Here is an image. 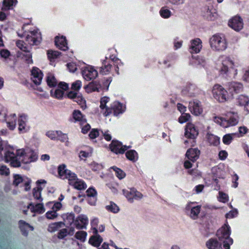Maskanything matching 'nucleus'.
I'll return each instance as SVG.
<instances>
[{"label": "nucleus", "mask_w": 249, "mask_h": 249, "mask_svg": "<svg viewBox=\"0 0 249 249\" xmlns=\"http://www.w3.org/2000/svg\"><path fill=\"white\" fill-rule=\"evenodd\" d=\"M239 116L237 112L228 111L224 117H215L214 121L224 128L231 127L237 125L239 122Z\"/></svg>", "instance_id": "7ed1b4c3"}, {"label": "nucleus", "mask_w": 249, "mask_h": 249, "mask_svg": "<svg viewBox=\"0 0 249 249\" xmlns=\"http://www.w3.org/2000/svg\"><path fill=\"white\" fill-rule=\"evenodd\" d=\"M237 213L238 212L237 210H232L226 214V217L227 218H232L235 217L237 215Z\"/></svg>", "instance_id": "774afa93"}, {"label": "nucleus", "mask_w": 249, "mask_h": 249, "mask_svg": "<svg viewBox=\"0 0 249 249\" xmlns=\"http://www.w3.org/2000/svg\"><path fill=\"white\" fill-rule=\"evenodd\" d=\"M191 115L189 113H183L182 115L179 117L178 122L180 124L184 123L188 121Z\"/></svg>", "instance_id": "13d9d810"}, {"label": "nucleus", "mask_w": 249, "mask_h": 249, "mask_svg": "<svg viewBox=\"0 0 249 249\" xmlns=\"http://www.w3.org/2000/svg\"><path fill=\"white\" fill-rule=\"evenodd\" d=\"M43 73L37 68L34 67L31 71V80L36 85L41 83L43 78Z\"/></svg>", "instance_id": "393cba45"}, {"label": "nucleus", "mask_w": 249, "mask_h": 249, "mask_svg": "<svg viewBox=\"0 0 249 249\" xmlns=\"http://www.w3.org/2000/svg\"><path fill=\"white\" fill-rule=\"evenodd\" d=\"M130 147V146L123 145L121 142L117 141H112L110 144L111 150L116 154H123Z\"/></svg>", "instance_id": "f3484780"}, {"label": "nucleus", "mask_w": 249, "mask_h": 249, "mask_svg": "<svg viewBox=\"0 0 249 249\" xmlns=\"http://www.w3.org/2000/svg\"><path fill=\"white\" fill-rule=\"evenodd\" d=\"M211 48L215 51H222L225 50L227 45L224 35L216 34L213 36L209 40Z\"/></svg>", "instance_id": "423d86ee"}, {"label": "nucleus", "mask_w": 249, "mask_h": 249, "mask_svg": "<svg viewBox=\"0 0 249 249\" xmlns=\"http://www.w3.org/2000/svg\"><path fill=\"white\" fill-rule=\"evenodd\" d=\"M59 133L60 134V131H49L46 133V135L52 140H57Z\"/></svg>", "instance_id": "6e6d98bb"}, {"label": "nucleus", "mask_w": 249, "mask_h": 249, "mask_svg": "<svg viewBox=\"0 0 249 249\" xmlns=\"http://www.w3.org/2000/svg\"><path fill=\"white\" fill-rule=\"evenodd\" d=\"M190 63L194 65L204 66L206 64V61L203 57L197 56V57H192L190 60Z\"/></svg>", "instance_id": "4c0bfd02"}, {"label": "nucleus", "mask_w": 249, "mask_h": 249, "mask_svg": "<svg viewBox=\"0 0 249 249\" xmlns=\"http://www.w3.org/2000/svg\"><path fill=\"white\" fill-rule=\"evenodd\" d=\"M87 236V232L83 231H77L75 235V237L80 240L81 242H84Z\"/></svg>", "instance_id": "3c124183"}, {"label": "nucleus", "mask_w": 249, "mask_h": 249, "mask_svg": "<svg viewBox=\"0 0 249 249\" xmlns=\"http://www.w3.org/2000/svg\"><path fill=\"white\" fill-rule=\"evenodd\" d=\"M19 228L22 235L27 236L29 230L33 231L34 228L25 221L20 220L18 221Z\"/></svg>", "instance_id": "c85d7f7f"}, {"label": "nucleus", "mask_w": 249, "mask_h": 249, "mask_svg": "<svg viewBox=\"0 0 249 249\" xmlns=\"http://www.w3.org/2000/svg\"><path fill=\"white\" fill-rule=\"evenodd\" d=\"M45 215L49 219H53L58 216V214L54 210L47 212Z\"/></svg>", "instance_id": "052dcab7"}, {"label": "nucleus", "mask_w": 249, "mask_h": 249, "mask_svg": "<svg viewBox=\"0 0 249 249\" xmlns=\"http://www.w3.org/2000/svg\"><path fill=\"white\" fill-rule=\"evenodd\" d=\"M17 3V0H4L3 4V7L2 9L4 10H8L12 8L13 6H15Z\"/></svg>", "instance_id": "37998d69"}, {"label": "nucleus", "mask_w": 249, "mask_h": 249, "mask_svg": "<svg viewBox=\"0 0 249 249\" xmlns=\"http://www.w3.org/2000/svg\"><path fill=\"white\" fill-rule=\"evenodd\" d=\"M87 197L96 196L97 193L95 190L92 188H89L87 191Z\"/></svg>", "instance_id": "69168bd1"}, {"label": "nucleus", "mask_w": 249, "mask_h": 249, "mask_svg": "<svg viewBox=\"0 0 249 249\" xmlns=\"http://www.w3.org/2000/svg\"><path fill=\"white\" fill-rule=\"evenodd\" d=\"M31 182V179L25 176L22 177L18 174L13 176V184L17 186L19 184H21L25 187L24 190L26 191H29L30 189Z\"/></svg>", "instance_id": "f8f14e48"}, {"label": "nucleus", "mask_w": 249, "mask_h": 249, "mask_svg": "<svg viewBox=\"0 0 249 249\" xmlns=\"http://www.w3.org/2000/svg\"><path fill=\"white\" fill-rule=\"evenodd\" d=\"M200 209V206H196L194 203L190 202L186 205L185 211L191 218L196 219L198 217Z\"/></svg>", "instance_id": "ddd939ff"}, {"label": "nucleus", "mask_w": 249, "mask_h": 249, "mask_svg": "<svg viewBox=\"0 0 249 249\" xmlns=\"http://www.w3.org/2000/svg\"><path fill=\"white\" fill-rule=\"evenodd\" d=\"M160 16L164 18H168L171 16V11L166 7H162L160 11Z\"/></svg>", "instance_id": "603ef678"}, {"label": "nucleus", "mask_w": 249, "mask_h": 249, "mask_svg": "<svg viewBox=\"0 0 249 249\" xmlns=\"http://www.w3.org/2000/svg\"><path fill=\"white\" fill-rule=\"evenodd\" d=\"M60 54L61 53L58 51H53L52 50H49L48 51V57L51 61L57 58Z\"/></svg>", "instance_id": "864d4df0"}, {"label": "nucleus", "mask_w": 249, "mask_h": 249, "mask_svg": "<svg viewBox=\"0 0 249 249\" xmlns=\"http://www.w3.org/2000/svg\"><path fill=\"white\" fill-rule=\"evenodd\" d=\"M123 192L127 200L131 203H132L134 200H140L143 197L142 194L134 188H129V190L124 189Z\"/></svg>", "instance_id": "9b49d317"}, {"label": "nucleus", "mask_w": 249, "mask_h": 249, "mask_svg": "<svg viewBox=\"0 0 249 249\" xmlns=\"http://www.w3.org/2000/svg\"><path fill=\"white\" fill-rule=\"evenodd\" d=\"M206 246L208 249H221V244L216 239L211 238L206 243Z\"/></svg>", "instance_id": "473e14b6"}, {"label": "nucleus", "mask_w": 249, "mask_h": 249, "mask_svg": "<svg viewBox=\"0 0 249 249\" xmlns=\"http://www.w3.org/2000/svg\"><path fill=\"white\" fill-rule=\"evenodd\" d=\"M207 139L211 145H217L219 143V138L212 134L208 133Z\"/></svg>", "instance_id": "a19ab883"}, {"label": "nucleus", "mask_w": 249, "mask_h": 249, "mask_svg": "<svg viewBox=\"0 0 249 249\" xmlns=\"http://www.w3.org/2000/svg\"><path fill=\"white\" fill-rule=\"evenodd\" d=\"M199 150L197 148L189 149L186 153V157L187 160L184 162V166L186 169H189L193 166L194 163L199 158Z\"/></svg>", "instance_id": "1a4fd4ad"}, {"label": "nucleus", "mask_w": 249, "mask_h": 249, "mask_svg": "<svg viewBox=\"0 0 249 249\" xmlns=\"http://www.w3.org/2000/svg\"><path fill=\"white\" fill-rule=\"evenodd\" d=\"M46 81L48 85L50 87H55L57 85V81L53 74L48 73L46 77Z\"/></svg>", "instance_id": "79ce46f5"}, {"label": "nucleus", "mask_w": 249, "mask_h": 249, "mask_svg": "<svg viewBox=\"0 0 249 249\" xmlns=\"http://www.w3.org/2000/svg\"><path fill=\"white\" fill-rule=\"evenodd\" d=\"M101 85L97 81H93L85 87V89L88 93L93 91L99 92L101 89Z\"/></svg>", "instance_id": "c756f323"}, {"label": "nucleus", "mask_w": 249, "mask_h": 249, "mask_svg": "<svg viewBox=\"0 0 249 249\" xmlns=\"http://www.w3.org/2000/svg\"><path fill=\"white\" fill-rule=\"evenodd\" d=\"M16 115L15 114H13L8 117L7 119V126L8 128L13 130L15 128L16 125Z\"/></svg>", "instance_id": "c9c22d12"}, {"label": "nucleus", "mask_w": 249, "mask_h": 249, "mask_svg": "<svg viewBox=\"0 0 249 249\" xmlns=\"http://www.w3.org/2000/svg\"><path fill=\"white\" fill-rule=\"evenodd\" d=\"M230 227L225 224L216 232V236L221 244V249H230V246L233 243V239L230 237Z\"/></svg>", "instance_id": "f03ea898"}, {"label": "nucleus", "mask_w": 249, "mask_h": 249, "mask_svg": "<svg viewBox=\"0 0 249 249\" xmlns=\"http://www.w3.org/2000/svg\"><path fill=\"white\" fill-rule=\"evenodd\" d=\"M64 221L68 224L71 225L74 222V215L72 213H67L64 214L62 216Z\"/></svg>", "instance_id": "49530a36"}, {"label": "nucleus", "mask_w": 249, "mask_h": 249, "mask_svg": "<svg viewBox=\"0 0 249 249\" xmlns=\"http://www.w3.org/2000/svg\"><path fill=\"white\" fill-rule=\"evenodd\" d=\"M37 159V154L32 149L29 148L19 149L15 153L13 148L8 144L7 142L0 140V160L10 162L12 166L18 167L21 162L28 164L36 161Z\"/></svg>", "instance_id": "f257e3e1"}, {"label": "nucleus", "mask_w": 249, "mask_h": 249, "mask_svg": "<svg viewBox=\"0 0 249 249\" xmlns=\"http://www.w3.org/2000/svg\"><path fill=\"white\" fill-rule=\"evenodd\" d=\"M64 225V223L62 222H54L50 224L48 228V231L50 232H54L57 230L59 228Z\"/></svg>", "instance_id": "c03bdc74"}, {"label": "nucleus", "mask_w": 249, "mask_h": 249, "mask_svg": "<svg viewBox=\"0 0 249 249\" xmlns=\"http://www.w3.org/2000/svg\"><path fill=\"white\" fill-rule=\"evenodd\" d=\"M198 134V130L195 125L191 123H187L186 126L185 132V136L186 137L194 139L196 137Z\"/></svg>", "instance_id": "aec40b11"}, {"label": "nucleus", "mask_w": 249, "mask_h": 249, "mask_svg": "<svg viewBox=\"0 0 249 249\" xmlns=\"http://www.w3.org/2000/svg\"><path fill=\"white\" fill-rule=\"evenodd\" d=\"M127 159L134 162L138 159V155L137 152L134 150L127 151L125 153Z\"/></svg>", "instance_id": "58836bf2"}, {"label": "nucleus", "mask_w": 249, "mask_h": 249, "mask_svg": "<svg viewBox=\"0 0 249 249\" xmlns=\"http://www.w3.org/2000/svg\"><path fill=\"white\" fill-rule=\"evenodd\" d=\"M229 25L235 31H240L243 27L242 19L238 16L234 17L229 21Z\"/></svg>", "instance_id": "a878e982"}, {"label": "nucleus", "mask_w": 249, "mask_h": 249, "mask_svg": "<svg viewBox=\"0 0 249 249\" xmlns=\"http://www.w3.org/2000/svg\"><path fill=\"white\" fill-rule=\"evenodd\" d=\"M58 173L59 177L61 179H68V180L71 177L75 175V173L71 172L70 170L66 169V166L62 164L58 167Z\"/></svg>", "instance_id": "b1692460"}, {"label": "nucleus", "mask_w": 249, "mask_h": 249, "mask_svg": "<svg viewBox=\"0 0 249 249\" xmlns=\"http://www.w3.org/2000/svg\"><path fill=\"white\" fill-rule=\"evenodd\" d=\"M55 44L57 48L62 51H66L68 49L66 37L63 36L60 37H55Z\"/></svg>", "instance_id": "2f4dec72"}, {"label": "nucleus", "mask_w": 249, "mask_h": 249, "mask_svg": "<svg viewBox=\"0 0 249 249\" xmlns=\"http://www.w3.org/2000/svg\"><path fill=\"white\" fill-rule=\"evenodd\" d=\"M125 109V107L123 104L119 102H114L111 108H106L103 114L105 116H107L110 114L113 111L114 115L117 116L123 113Z\"/></svg>", "instance_id": "9d476101"}, {"label": "nucleus", "mask_w": 249, "mask_h": 249, "mask_svg": "<svg viewBox=\"0 0 249 249\" xmlns=\"http://www.w3.org/2000/svg\"><path fill=\"white\" fill-rule=\"evenodd\" d=\"M202 41L199 38H196L190 41L189 47L190 52L193 53H198L202 49Z\"/></svg>", "instance_id": "bb28decb"}, {"label": "nucleus", "mask_w": 249, "mask_h": 249, "mask_svg": "<svg viewBox=\"0 0 249 249\" xmlns=\"http://www.w3.org/2000/svg\"><path fill=\"white\" fill-rule=\"evenodd\" d=\"M88 223L89 219L87 216L85 214H80L76 218L74 225L78 230L86 229Z\"/></svg>", "instance_id": "5701e85b"}, {"label": "nucleus", "mask_w": 249, "mask_h": 249, "mask_svg": "<svg viewBox=\"0 0 249 249\" xmlns=\"http://www.w3.org/2000/svg\"><path fill=\"white\" fill-rule=\"evenodd\" d=\"M57 140H60L63 142H68V137L66 134L63 133L60 131V134L57 135Z\"/></svg>", "instance_id": "0e129e2a"}, {"label": "nucleus", "mask_w": 249, "mask_h": 249, "mask_svg": "<svg viewBox=\"0 0 249 249\" xmlns=\"http://www.w3.org/2000/svg\"><path fill=\"white\" fill-rule=\"evenodd\" d=\"M68 235V231L66 229L60 230L57 233V237L59 239H63Z\"/></svg>", "instance_id": "bf43d9fd"}, {"label": "nucleus", "mask_w": 249, "mask_h": 249, "mask_svg": "<svg viewBox=\"0 0 249 249\" xmlns=\"http://www.w3.org/2000/svg\"><path fill=\"white\" fill-rule=\"evenodd\" d=\"M42 190V188L38 186L34 188L33 190V196L36 200H38L39 202H41L43 198L41 196V193Z\"/></svg>", "instance_id": "f704fd0d"}, {"label": "nucleus", "mask_w": 249, "mask_h": 249, "mask_svg": "<svg viewBox=\"0 0 249 249\" xmlns=\"http://www.w3.org/2000/svg\"><path fill=\"white\" fill-rule=\"evenodd\" d=\"M227 89L229 92V94L232 96L233 93H238L241 92L243 90V85L240 82L232 81L228 82L227 84Z\"/></svg>", "instance_id": "dca6fc26"}, {"label": "nucleus", "mask_w": 249, "mask_h": 249, "mask_svg": "<svg viewBox=\"0 0 249 249\" xmlns=\"http://www.w3.org/2000/svg\"><path fill=\"white\" fill-rule=\"evenodd\" d=\"M27 116L24 114L19 115L18 119V129L20 133H25L29 130V126L27 124Z\"/></svg>", "instance_id": "4be33fe9"}, {"label": "nucleus", "mask_w": 249, "mask_h": 249, "mask_svg": "<svg viewBox=\"0 0 249 249\" xmlns=\"http://www.w3.org/2000/svg\"><path fill=\"white\" fill-rule=\"evenodd\" d=\"M7 110L4 107H2L0 110V121L4 122L6 120Z\"/></svg>", "instance_id": "680f3d73"}, {"label": "nucleus", "mask_w": 249, "mask_h": 249, "mask_svg": "<svg viewBox=\"0 0 249 249\" xmlns=\"http://www.w3.org/2000/svg\"><path fill=\"white\" fill-rule=\"evenodd\" d=\"M24 53L23 54V59L28 63H32L33 60L32 59V54L30 52L29 50H27L26 52H24Z\"/></svg>", "instance_id": "5fc2aeb1"}, {"label": "nucleus", "mask_w": 249, "mask_h": 249, "mask_svg": "<svg viewBox=\"0 0 249 249\" xmlns=\"http://www.w3.org/2000/svg\"><path fill=\"white\" fill-rule=\"evenodd\" d=\"M106 209L112 213H116L119 211L118 206L113 202H110L109 205L106 206Z\"/></svg>", "instance_id": "8fccbe9b"}, {"label": "nucleus", "mask_w": 249, "mask_h": 249, "mask_svg": "<svg viewBox=\"0 0 249 249\" xmlns=\"http://www.w3.org/2000/svg\"><path fill=\"white\" fill-rule=\"evenodd\" d=\"M93 235L90 237L89 239V243L92 246L99 247L101 243L103 242L102 237L98 234V230L97 229H93Z\"/></svg>", "instance_id": "cd10ccee"}, {"label": "nucleus", "mask_w": 249, "mask_h": 249, "mask_svg": "<svg viewBox=\"0 0 249 249\" xmlns=\"http://www.w3.org/2000/svg\"><path fill=\"white\" fill-rule=\"evenodd\" d=\"M109 101V98L107 97H104L101 99L100 100V107L101 109L102 110V113H103L104 112H105L106 107V104Z\"/></svg>", "instance_id": "4d7b16f0"}, {"label": "nucleus", "mask_w": 249, "mask_h": 249, "mask_svg": "<svg viewBox=\"0 0 249 249\" xmlns=\"http://www.w3.org/2000/svg\"><path fill=\"white\" fill-rule=\"evenodd\" d=\"M196 88V85L194 84L190 83H187L182 91L184 94H187V93L192 94L195 91Z\"/></svg>", "instance_id": "a18cd8bd"}, {"label": "nucleus", "mask_w": 249, "mask_h": 249, "mask_svg": "<svg viewBox=\"0 0 249 249\" xmlns=\"http://www.w3.org/2000/svg\"><path fill=\"white\" fill-rule=\"evenodd\" d=\"M212 93L213 97L219 102H224L231 98V95L221 85L215 84L213 88Z\"/></svg>", "instance_id": "6e6552de"}, {"label": "nucleus", "mask_w": 249, "mask_h": 249, "mask_svg": "<svg viewBox=\"0 0 249 249\" xmlns=\"http://www.w3.org/2000/svg\"><path fill=\"white\" fill-rule=\"evenodd\" d=\"M82 86V82L80 80H76L71 85L72 91L69 92L67 95L68 98L77 103L81 107H86V101L82 94L79 92V90Z\"/></svg>", "instance_id": "20e7f679"}, {"label": "nucleus", "mask_w": 249, "mask_h": 249, "mask_svg": "<svg viewBox=\"0 0 249 249\" xmlns=\"http://www.w3.org/2000/svg\"><path fill=\"white\" fill-rule=\"evenodd\" d=\"M20 37H25V40L30 45H38L41 41L42 37L38 30H35L29 32L25 31L22 35L18 33Z\"/></svg>", "instance_id": "0eeeda50"}, {"label": "nucleus", "mask_w": 249, "mask_h": 249, "mask_svg": "<svg viewBox=\"0 0 249 249\" xmlns=\"http://www.w3.org/2000/svg\"><path fill=\"white\" fill-rule=\"evenodd\" d=\"M69 183L77 190H84L87 188L86 183L82 180L77 178L76 174L71 177Z\"/></svg>", "instance_id": "412c9836"}, {"label": "nucleus", "mask_w": 249, "mask_h": 249, "mask_svg": "<svg viewBox=\"0 0 249 249\" xmlns=\"http://www.w3.org/2000/svg\"><path fill=\"white\" fill-rule=\"evenodd\" d=\"M222 66L220 70V74L224 77H235L237 73V70L234 67V63L229 57H226L222 61Z\"/></svg>", "instance_id": "39448f33"}, {"label": "nucleus", "mask_w": 249, "mask_h": 249, "mask_svg": "<svg viewBox=\"0 0 249 249\" xmlns=\"http://www.w3.org/2000/svg\"><path fill=\"white\" fill-rule=\"evenodd\" d=\"M107 58L106 57L105 59L102 62L103 66L100 67V72L103 74H106L108 73L112 67L111 65L106 61Z\"/></svg>", "instance_id": "e433bc0d"}, {"label": "nucleus", "mask_w": 249, "mask_h": 249, "mask_svg": "<svg viewBox=\"0 0 249 249\" xmlns=\"http://www.w3.org/2000/svg\"><path fill=\"white\" fill-rule=\"evenodd\" d=\"M72 115L75 121L79 122L80 124L82 125L86 123V119L79 110H74Z\"/></svg>", "instance_id": "72a5a7b5"}, {"label": "nucleus", "mask_w": 249, "mask_h": 249, "mask_svg": "<svg viewBox=\"0 0 249 249\" xmlns=\"http://www.w3.org/2000/svg\"><path fill=\"white\" fill-rule=\"evenodd\" d=\"M111 169L115 172V175L119 179H123L125 177V173L121 169L116 166H113Z\"/></svg>", "instance_id": "de8ad7c7"}, {"label": "nucleus", "mask_w": 249, "mask_h": 249, "mask_svg": "<svg viewBox=\"0 0 249 249\" xmlns=\"http://www.w3.org/2000/svg\"><path fill=\"white\" fill-rule=\"evenodd\" d=\"M27 208L29 209L32 212L39 214L43 213L45 211L43 203H39L36 204L31 203L28 205Z\"/></svg>", "instance_id": "7c9ffc66"}, {"label": "nucleus", "mask_w": 249, "mask_h": 249, "mask_svg": "<svg viewBox=\"0 0 249 249\" xmlns=\"http://www.w3.org/2000/svg\"><path fill=\"white\" fill-rule=\"evenodd\" d=\"M9 170L5 165H0V175L7 176L9 174Z\"/></svg>", "instance_id": "e2e57ef3"}, {"label": "nucleus", "mask_w": 249, "mask_h": 249, "mask_svg": "<svg viewBox=\"0 0 249 249\" xmlns=\"http://www.w3.org/2000/svg\"><path fill=\"white\" fill-rule=\"evenodd\" d=\"M236 135L238 136V134L236 133H232L225 135L223 138V142L225 144H229L233 139V136Z\"/></svg>", "instance_id": "09e8293b"}, {"label": "nucleus", "mask_w": 249, "mask_h": 249, "mask_svg": "<svg viewBox=\"0 0 249 249\" xmlns=\"http://www.w3.org/2000/svg\"><path fill=\"white\" fill-rule=\"evenodd\" d=\"M203 13V16L209 20H214L218 17L216 9L212 5L205 7Z\"/></svg>", "instance_id": "a211bd4d"}, {"label": "nucleus", "mask_w": 249, "mask_h": 249, "mask_svg": "<svg viewBox=\"0 0 249 249\" xmlns=\"http://www.w3.org/2000/svg\"><path fill=\"white\" fill-rule=\"evenodd\" d=\"M219 200L221 202L225 203L228 200V196L225 193L219 192Z\"/></svg>", "instance_id": "338daca9"}, {"label": "nucleus", "mask_w": 249, "mask_h": 249, "mask_svg": "<svg viewBox=\"0 0 249 249\" xmlns=\"http://www.w3.org/2000/svg\"><path fill=\"white\" fill-rule=\"evenodd\" d=\"M236 103L239 106H244L245 109L246 110V106L249 103V99L247 96L241 95L237 98Z\"/></svg>", "instance_id": "ea45409f"}, {"label": "nucleus", "mask_w": 249, "mask_h": 249, "mask_svg": "<svg viewBox=\"0 0 249 249\" xmlns=\"http://www.w3.org/2000/svg\"><path fill=\"white\" fill-rule=\"evenodd\" d=\"M82 73L83 78L89 81L95 78L98 75V72L93 67L89 66L83 68Z\"/></svg>", "instance_id": "2eb2a0df"}, {"label": "nucleus", "mask_w": 249, "mask_h": 249, "mask_svg": "<svg viewBox=\"0 0 249 249\" xmlns=\"http://www.w3.org/2000/svg\"><path fill=\"white\" fill-rule=\"evenodd\" d=\"M188 108L191 112L196 116L200 115L203 111L201 104L197 100L190 101L189 104Z\"/></svg>", "instance_id": "6ab92c4d"}, {"label": "nucleus", "mask_w": 249, "mask_h": 249, "mask_svg": "<svg viewBox=\"0 0 249 249\" xmlns=\"http://www.w3.org/2000/svg\"><path fill=\"white\" fill-rule=\"evenodd\" d=\"M68 85L66 83L60 82L56 89L51 90V94L53 97L60 99L63 96L64 91L68 89Z\"/></svg>", "instance_id": "4468645a"}]
</instances>
